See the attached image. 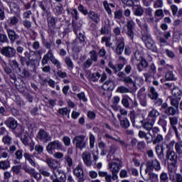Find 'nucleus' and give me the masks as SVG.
<instances>
[{
    "mask_svg": "<svg viewBox=\"0 0 182 182\" xmlns=\"http://www.w3.org/2000/svg\"><path fill=\"white\" fill-rule=\"evenodd\" d=\"M42 43L46 49H48L47 53L43 55L41 60L42 66L48 65L49 60H50L51 63H53V65H54V66H55L58 70L62 69V64L60 63V61L56 59V58H55V55H53V49H55V48H56V44H55V41H47L46 40H45V38H43Z\"/></svg>",
    "mask_w": 182,
    "mask_h": 182,
    "instance_id": "f257e3e1",
    "label": "nucleus"
},
{
    "mask_svg": "<svg viewBox=\"0 0 182 182\" xmlns=\"http://www.w3.org/2000/svg\"><path fill=\"white\" fill-rule=\"evenodd\" d=\"M161 156H164V154L163 152L164 150H166V159L168 160V163L169 164L168 168L170 167H176V165L177 164V154L174 151H168V145L167 144H163L162 146H161Z\"/></svg>",
    "mask_w": 182,
    "mask_h": 182,
    "instance_id": "f03ea898",
    "label": "nucleus"
},
{
    "mask_svg": "<svg viewBox=\"0 0 182 182\" xmlns=\"http://www.w3.org/2000/svg\"><path fill=\"white\" fill-rule=\"evenodd\" d=\"M55 150H59L60 151H66L65 146L59 140H55L48 143L46 146V151L48 154H53Z\"/></svg>",
    "mask_w": 182,
    "mask_h": 182,
    "instance_id": "7ed1b4c3",
    "label": "nucleus"
},
{
    "mask_svg": "<svg viewBox=\"0 0 182 182\" xmlns=\"http://www.w3.org/2000/svg\"><path fill=\"white\" fill-rule=\"evenodd\" d=\"M128 116L134 127L139 129V127H141L144 124L143 116H136V112L134 110H131Z\"/></svg>",
    "mask_w": 182,
    "mask_h": 182,
    "instance_id": "20e7f679",
    "label": "nucleus"
},
{
    "mask_svg": "<svg viewBox=\"0 0 182 182\" xmlns=\"http://www.w3.org/2000/svg\"><path fill=\"white\" fill-rule=\"evenodd\" d=\"M73 143L75 144L76 150L82 151L87 146V139H86V136L85 135H77L73 139Z\"/></svg>",
    "mask_w": 182,
    "mask_h": 182,
    "instance_id": "39448f33",
    "label": "nucleus"
},
{
    "mask_svg": "<svg viewBox=\"0 0 182 182\" xmlns=\"http://www.w3.org/2000/svg\"><path fill=\"white\" fill-rule=\"evenodd\" d=\"M25 57L19 55L20 62L22 66H29L32 62H35V51H26L24 53Z\"/></svg>",
    "mask_w": 182,
    "mask_h": 182,
    "instance_id": "423d86ee",
    "label": "nucleus"
},
{
    "mask_svg": "<svg viewBox=\"0 0 182 182\" xmlns=\"http://www.w3.org/2000/svg\"><path fill=\"white\" fill-rule=\"evenodd\" d=\"M122 105L125 109L133 110L139 107L137 100L132 99L129 95H123L122 99Z\"/></svg>",
    "mask_w": 182,
    "mask_h": 182,
    "instance_id": "0eeeda50",
    "label": "nucleus"
},
{
    "mask_svg": "<svg viewBox=\"0 0 182 182\" xmlns=\"http://www.w3.org/2000/svg\"><path fill=\"white\" fill-rule=\"evenodd\" d=\"M122 162L117 163L112 161L109 164V168L112 173L111 176H112L113 181H116V180L119 178V176H117V174H119V171H120V168H122Z\"/></svg>",
    "mask_w": 182,
    "mask_h": 182,
    "instance_id": "6e6552de",
    "label": "nucleus"
},
{
    "mask_svg": "<svg viewBox=\"0 0 182 182\" xmlns=\"http://www.w3.org/2000/svg\"><path fill=\"white\" fill-rule=\"evenodd\" d=\"M141 41L144 42L146 48L154 52H157V48H154V41L151 39V36L148 33H141Z\"/></svg>",
    "mask_w": 182,
    "mask_h": 182,
    "instance_id": "1a4fd4ad",
    "label": "nucleus"
},
{
    "mask_svg": "<svg viewBox=\"0 0 182 182\" xmlns=\"http://www.w3.org/2000/svg\"><path fill=\"white\" fill-rule=\"evenodd\" d=\"M125 46L126 45L124 43V38H120L117 39V43H115V46L112 47V49L115 55L120 56L123 54V52H124Z\"/></svg>",
    "mask_w": 182,
    "mask_h": 182,
    "instance_id": "9d476101",
    "label": "nucleus"
},
{
    "mask_svg": "<svg viewBox=\"0 0 182 182\" xmlns=\"http://www.w3.org/2000/svg\"><path fill=\"white\" fill-rule=\"evenodd\" d=\"M36 139L43 143H48L52 141V137L45 129H40L36 135Z\"/></svg>",
    "mask_w": 182,
    "mask_h": 182,
    "instance_id": "9b49d317",
    "label": "nucleus"
},
{
    "mask_svg": "<svg viewBox=\"0 0 182 182\" xmlns=\"http://www.w3.org/2000/svg\"><path fill=\"white\" fill-rule=\"evenodd\" d=\"M73 174L77 178L78 182H85V171H83V165L78 164L73 169Z\"/></svg>",
    "mask_w": 182,
    "mask_h": 182,
    "instance_id": "f8f14e48",
    "label": "nucleus"
},
{
    "mask_svg": "<svg viewBox=\"0 0 182 182\" xmlns=\"http://www.w3.org/2000/svg\"><path fill=\"white\" fill-rule=\"evenodd\" d=\"M53 173L54 174L55 179H53V182H66V174L61 169L53 170Z\"/></svg>",
    "mask_w": 182,
    "mask_h": 182,
    "instance_id": "ddd939ff",
    "label": "nucleus"
},
{
    "mask_svg": "<svg viewBox=\"0 0 182 182\" xmlns=\"http://www.w3.org/2000/svg\"><path fill=\"white\" fill-rule=\"evenodd\" d=\"M134 26H136V23L133 20H129L127 23V35L131 41L134 39Z\"/></svg>",
    "mask_w": 182,
    "mask_h": 182,
    "instance_id": "4468645a",
    "label": "nucleus"
},
{
    "mask_svg": "<svg viewBox=\"0 0 182 182\" xmlns=\"http://www.w3.org/2000/svg\"><path fill=\"white\" fill-rule=\"evenodd\" d=\"M1 53L6 58H14L16 53V50L11 46H6L1 48Z\"/></svg>",
    "mask_w": 182,
    "mask_h": 182,
    "instance_id": "2eb2a0df",
    "label": "nucleus"
},
{
    "mask_svg": "<svg viewBox=\"0 0 182 182\" xmlns=\"http://www.w3.org/2000/svg\"><path fill=\"white\" fill-rule=\"evenodd\" d=\"M151 21H154L155 23V35L158 38H160V31L159 30V26H157V23H159L160 21V9H157L154 13V18H150Z\"/></svg>",
    "mask_w": 182,
    "mask_h": 182,
    "instance_id": "dca6fc26",
    "label": "nucleus"
},
{
    "mask_svg": "<svg viewBox=\"0 0 182 182\" xmlns=\"http://www.w3.org/2000/svg\"><path fill=\"white\" fill-rule=\"evenodd\" d=\"M67 14L72 21H78L79 20V11L77 9L75 8H67Z\"/></svg>",
    "mask_w": 182,
    "mask_h": 182,
    "instance_id": "f3484780",
    "label": "nucleus"
},
{
    "mask_svg": "<svg viewBox=\"0 0 182 182\" xmlns=\"http://www.w3.org/2000/svg\"><path fill=\"white\" fill-rule=\"evenodd\" d=\"M4 124L9 127V129H11L12 132L18 127V122L15 120V118L14 117H9L6 121L4 122Z\"/></svg>",
    "mask_w": 182,
    "mask_h": 182,
    "instance_id": "a211bd4d",
    "label": "nucleus"
},
{
    "mask_svg": "<svg viewBox=\"0 0 182 182\" xmlns=\"http://www.w3.org/2000/svg\"><path fill=\"white\" fill-rule=\"evenodd\" d=\"M82 159L85 166H87V167L92 166V155H90V152L84 151L82 154Z\"/></svg>",
    "mask_w": 182,
    "mask_h": 182,
    "instance_id": "6ab92c4d",
    "label": "nucleus"
},
{
    "mask_svg": "<svg viewBox=\"0 0 182 182\" xmlns=\"http://www.w3.org/2000/svg\"><path fill=\"white\" fill-rule=\"evenodd\" d=\"M44 161L48 164L50 168H53V170H55L57 171L58 164H59V161H58V160L51 158H46Z\"/></svg>",
    "mask_w": 182,
    "mask_h": 182,
    "instance_id": "aec40b11",
    "label": "nucleus"
},
{
    "mask_svg": "<svg viewBox=\"0 0 182 182\" xmlns=\"http://www.w3.org/2000/svg\"><path fill=\"white\" fill-rule=\"evenodd\" d=\"M15 85L16 86L18 92L23 96L28 93V88L26 86H25V82H23V80H20V83L19 82H16Z\"/></svg>",
    "mask_w": 182,
    "mask_h": 182,
    "instance_id": "412c9836",
    "label": "nucleus"
},
{
    "mask_svg": "<svg viewBox=\"0 0 182 182\" xmlns=\"http://www.w3.org/2000/svg\"><path fill=\"white\" fill-rule=\"evenodd\" d=\"M72 50H73V52H75L76 53H79V52L82 50V48H83V46H85V44L77 41V40H74L72 43Z\"/></svg>",
    "mask_w": 182,
    "mask_h": 182,
    "instance_id": "4be33fe9",
    "label": "nucleus"
},
{
    "mask_svg": "<svg viewBox=\"0 0 182 182\" xmlns=\"http://www.w3.org/2000/svg\"><path fill=\"white\" fill-rule=\"evenodd\" d=\"M6 32L11 43H14V42H16L19 38V35L16 34V33L14 30L11 28H7Z\"/></svg>",
    "mask_w": 182,
    "mask_h": 182,
    "instance_id": "5701e85b",
    "label": "nucleus"
},
{
    "mask_svg": "<svg viewBox=\"0 0 182 182\" xmlns=\"http://www.w3.org/2000/svg\"><path fill=\"white\" fill-rule=\"evenodd\" d=\"M102 89L108 92H113V90H114V81L112 80H107L102 85Z\"/></svg>",
    "mask_w": 182,
    "mask_h": 182,
    "instance_id": "b1692460",
    "label": "nucleus"
},
{
    "mask_svg": "<svg viewBox=\"0 0 182 182\" xmlns=\"http://www.w3.org/2000/svg\"><path fill=\"white\" fill-rule=\"evenodd\" d=\"M87 16L88 18H90L94 23H100V16L99 15V14L96 13L94 11L90 10Z\"/></svg>",
    "mask_w": 182,
    "mask_h": 182,
    "instance_id": "393cba45",
    "label": "nucleus"
},
{
    "mask_svg": "<svg viewBox=\"0 0 182 182\" xmlns=\"http://www.w3.org/2000/svg\"><path fill=\"white\" fill-rule=\"evenodd\" d=\"M11 14L14 15H19L21 14V9H19V5L15 2L9 3Z\"/></svg>",
    "mask_w": 182,
    "mask_h": 182,
    "instance_id": "a878e982",
    "label": "nucleus"
},
{
    "mask_svg": "<svg viewBox=\"0 0 182 182\" xmlns=\"http://www.w3.org/2000/svg\"><path fill=\"white\" fill-rule=\"evenodd\" d=\"M160 132V129H159V127H155L152 128V133L153 134H151L152 140L153 139H155L153 141L154 144H157V143H160V134H157Z\"/></svg>",
    "mask_w": 182,
    "mask_h": 182,
    "instance_id": "bb28decb",
    "label": "nucleus"
},
{
    "mask_svg": "<svg viewBox=\"0 0 182 182\" xmlns=\"http://www.w3.org/2000/svg\"><path fill=\"white\" fill-rule=\"evenodd\" d=\"M86 73L88 79H90L91 82H97V80L100 79V74L98 72L91 73L90 70H87Z\"/></svg>",
    "mask_w": 182,
    "mask_h": 182,
    "instance_id": "cd10ccee",
    "label": "nucleus"
},
{
    "mask_svg": "<svg viewBox=\"0 0 182 182\" xmlns=\"http://www.w3.org/2000/svg\"><path fill=\"white\" fill-rule=\"evenodd\" d=\"M139 63L136 64V68L139 72H143L144 69H147L149 68V63L144 58L139 60Z\"/></svg>",
    "mask_w": 182,
    "mask_h": 182,
    "instance_id": "c85d7f7f",
    "label": "nucleus"
},
{
    "mask_svg": "<svg viewBox=\"0 0 182 182\" xmlns=\"http://www.w3.org/2000/svg\"><path fill=\"white\" fill-rule=\"evenodd\" d=\"M65 164L67 165V170L70 171L73 168V159L69 155L64 156Z\"/></svg>",
    "mask_w": 182,
    "mask_h": 182,
    "instance_id": "c756f323",
    "label": "nucleus"
},
{
    "mask_svg": "<svg viewBox=\"0 0 182 182\" xmlns=\"http://www.w3.org/2000/svg\"><path fill=\"white\" fill-rule=\"evenodd\" d=\"M133 13L135 16H143L144 14V10L141 6L136 5L133 7Z\"/></svg>",
    "mask_w": 182,
    "mask_h": 182,
    "instance_id": "7c9ffc66",
    "label": "nucleus"
},
{
    "mask_svg": "<svg viewBox=\"0 0 182 182\" xmlns=\"http://www.w3.org/2000/svg\"><path fill=\"white\" fill-rule=\"evenodd\" d=\"M72 26L75 35H77V32L82 29V23L77 22V20L72 21Z\"/></svg>",
    "mask_w": 182,
    "mask_h": 182,
    "instance_id": "2f4dec72",
    "label": "nucleus"
},
{
    "mask_svg": "<svg viewBox=\"0 0 182 182\" xmlns=\"http://www.w3.org/2000/svg\"><path fill=\"white\" fill-rule=\"evenodd\" d=\"M103 6L107 12V14H108V15H112V9H110L111 8H115L116 6L114 4H113V3H110L109 4L107 2V1H103Z\"/></svg>",
    "mask_w": 182,
    "mask_h": 182,
    "instance_id": "473e14b6",
    "label": "nucleus"
},
{
    "mask_svg": "<svg viewBox=\"0 0 182 182\" xmlns=\"http://www.w3.org/2000/svg\"><path fill=\"white\" fill-rule=\"evenodd\" d=\"M148 96L153 100H157V97H159V92L156 91V88H154V87H151L149 88V93L148 94Z\"/></svg>",
    "mask_w": 182,
    "mask_h": 182,
    "instance_id": "72a5a7b5",
    "label": "nucleus"
},
{
    "mask_svg": "<svg viewBox=\"0 0 182 182\" xmlns=\"http://www.w3.org/2000/svg\"><path fill=\"white\" fill-rule=\"evenodd\" d=\"M23 157L25 158L26 160H27V161L29 162V164H31V166H32V167H36L37 166H38V164H36V162H35L33 159H32V155H30L29 153L24 152Z\"/></svg>",
    "mask_w": 182,
    "mask_h": 182,
    "instance_id": "f704fd0d",
    "label": "nucleus"
},
{
    "mask_svg": "<svg viewBox=\"0 0 182 182\" xmlns=\"http://www.w3.org/2000/svg\"><path fill=\"white\" fill-rule=\"evenodd\" d=\"M16 136V137H21L22 134L25 133V129L22 126L17 125V127L12 131Z\"/></svg>",
    "mask_w": 182,
    "mask_h": 182,
    "instance_id": "c9c22d12",
    "label": "nucleus"
},
{
    "mask_svg": "<svg viewBox=\"0 0 182 182\" xmlns=\"http://www.w3.org/2000/svg\"><path fill=\"white\" fill-rule=\"evenodd\" d=\"M121 127L122 129H129L130 127V122L127 118H119Z\"/></svg>",
    "mask_w": 182,
    "mask_h": 182,
    "instance_id": "e433bc0d",
    "label": "nucleus"
},
{
    "mask_svg": "<svg viewBox=\"0 0 182 182\" xmlns=\"http://www.w3.org/2000/svg\"><path fill=\"white\" fill-rule=\"evenodd\" d=\"M11 168V161L6 159L5 161H0V170H8Z\"/></svg>",
    "mask_w": 182,
    "mask_h": 182,
    "instance_id": "4c0bfd02",
    "label": "nucleus"
},
{
    "mask_svg": "<svg viewBox=\"0 0 182 182\" xmlns=\"http://www.w3.org/2000/svg\"><path fill=\"white\" fill-rule=\"evenodd\" d=\"M98 175L100 177H105V182H109L110 180H113V176H112V174H108L107 171H100L98 172Z\"/></svg>",
    "mask_w": 182,
    "mask_h": 182,
    "instance_id": "58836bf2",
    "label": "nucleus"
},
{
    "mask_svg": "<svg viewBox=\"0 0 182 182\" xmlns=\"http://www.w3.org/2000/svg\"><path fill=\"white\" fill-rule=\"evenodd\" d=\"M172 96L173 97H176V99H178V100H181V96H182V91L178 87H175L172 90Z\"/></svg>",
    "mask_w": 182,
    "mask_h": 182,
    "instance_id": "ea45409f",
    "label": "nucleus"
},
{
    "mask_svg": "<svg viewBox=\"0 0 182 182\" xmlns=\"http://www.w3.org/2000/svg\"><path fill=\"white\" fill-rule=\"evenodd\" d=\"M177 110H178V108L169 107L167 109H165L164 112L168 114V116H176V114H177Z\"/></svg>",
    "mask_w": 182,
    "mask_h": 182,
    "instance_id": "a19ab883",
    "label": "nucleus"
},
{
    "mask_svg": "<svg viewBox=\"0 0 182 182\" xmlns=\"http://www.w3.org/2000/svg\"><path fill=\"white\" fill-rule=\"evenodd\" d=\"M76 35V38L75 39V41H77V42H80L81 43H84L85 45H86V36H85V34H83L82 33H77Z\"/></svg>",
    "mask_w": 182,
    "mask_h": 182,
    "instance_id": "79ce46f5",
    "label": "nucleus"
},
{
    "mask_svg": "<svg viewBox=\"0 0 182 182\" xmlns=\"http://www.w3.org/2000/svg\"><path fill=\"white\" fill-rule=\"evenodd\" d=\"M17 75H18V76H21V77H23V79H28V77L31 76V73H29V71L27 70H22L21 68H20V71L17 73Z\"/></svg>",
    "mask_w": 182,
    "mask_h": 182,
    "instance_id": "37998d69",
    "label": "nucleus"
},
{
    "mask_svg": "<svg viewBox=\"0 0 182 182\" xmlns=\"http://www.w3.org/2000/svg\"><path fill=\"white\" fill-rule=\"evenodd\" d=\"M48 1L47 0H42L41 1L38 2V6L43 11V12H48Z\"/></svg>",
    "mask_w": 182,
    "mask_h": 182,
    "instance_id": "c03bdc74",
    "label": "nucleus"
},
{
    "mask_svg": "<svg viewBox=\"0 0 182 182\" xmlns=\"http://www.w3.org/2000/svg\"><path fill=\"white\" fill-rule=\"evenodd\" d=\"M136 22L137 25L141 28V30H144L145 33L149 32V26L146 22H144L143 24L141 23V21L139 18L136 19Z\"/></svg>",
    "mask_w": 182,
    "mask_h": 182,
    "instance_id": "a18cd8bd",
    "label": "nucleus"
},
{
    "mask_svg": "<svg viewBox=\"0 0 182 182\" xmlns=\"http://www.w3.org/2000/svg\"><path fill=\"white\" fill-rule=\"evenodd\" d=\"M99 58V55L97 54V51L92 50L90 51V60L92 62H97V59Z\"/></svg>",
    "mask_w": 182,
    "mask_h": 182,
    "instance_id": "49530a36",
    "label": "nucleus"
},
{
    "mask_svg": "<svg viewBox=\"0 0 182 182\" xmlns=\"http://www.w3.org/2000/svg\"><path fill=\"white\" fill-rule=\"evenodd\" d=\"M117 93L124 95L125 93H130V90L124 85L119 86L117 89Z\"/></svg>",
    "mask_w": 182,
    "mask_h": 182,
    "instance_id": "de8ad7c7",
    "label": "nucleus"
},
{
    "mask_svg": "<svg viewBox=\"0 0 182 182\" xmlns=\"http://www.w3.org/2000/svg\"><path fill=\"white\" fill-rule=\"evenodd\" d=\"M169 122L171 129L176 127L177 124H178V117H169Z\"/></svg>",
    "mask_w": 182,
    "mask_h": 182,
    "instance_id": "09e8293b",
    "label": "nucleus"
},
{
    "mask_svg": "<svg viewBox=\"0 0 182 182\" xmlns=\"http://www.w3.org/2000/svg\"><path fill=\"white\" fill-rule=\"evenodd\" d=\"M47 22L48 26H56V22H58V18L53 16H49L47 18Z\"/></svg>",
    "mask_w": 182,
    "mask_h": 182,
    "instance_id": "8fccbe9b",
    "label": "nucleus"
},
{
    "mask_svg": "<svg viewBox=\"0 0 182 182\" xmlns=\"http://www.w3.org/2000/svg\"><path fill=\"white\" fill-rule=\"evenodd\" d=\"M110 26L105 24L101 28L100 33L101 35H109L110 33Z\"/></svg>",
    "mask_w": 182,
    "mask_h": 182,
    "instance_id": "3c124183",
    "label": "nucleus"
},
{
    "mask_svg": "<svg viewBox=\"0 0 182 182\" xmlns=\"http://www.w3.org/2000/svg\"><path fill=\"white\" fill-rule=\"evenodd\" d=\"M77 10L79 12L82 14V15H85V16L89 15V11L86 7L83 6V4H79L77 6Z\"/></svg>",
    "mask_w": 182,
    "mask_h": 182,
    "instance_id": "603ef678",
    "label": "nucleus"
},
{
    "mask_svg": "<svg viewBox=\"0 0 182 182\" xmlns=\"http://www.w3.org/2000/svg\"><path fill=\"white\" fill-rule=\"evenodd\" d=\"M11 69H13V70H16V73H18V71L21 70V68L19 67V63H18V61H16V60L11 61Z\"/></svg>",
    "mask_w": 182,
    "mask_h": 182,
    "instance_id": "864d4df0",
    "label": "nucleus"
},
{
    "mask_svg": "<svg viewBox=\"0 0 182 182\" xmlns=\"http://www.w3.org/2000/svg\"><path fill=\"white\" fill-rule=\"evenodd\" d=\"M18 18L16 16H12L10 17L9 19L7 21V23H9V26H15L16 23L18 22Z\"/></svg>",
    "mask_w": 182,
    "mask_h": 182,
    "instance_id": "5fc2aeb1",
    "label": "nucleus"
},
{
    "mask_svg": "<svg viewBox=\"0 0 182 182\" xmlns=\"http://www.w3.org/2000/svg\"><path fill=\"white\" fill-rule=\"evenodd\" d=\"M2 141L6 146H11L12 144V137L9 135H6L3 137Z\"/></svg>",
    "mask_w": 182,
    "mask_h": 182,
    "instance_id": "6e6d98bb",
    "label": "nucleus"
},
{
    "mask_svg": "<svg viewBox=\"0 0 182 182\" xmlns=\"http://www.w3.org/2000/svg\"><path fill=\"white\" fill-rule=\"evenodd\" d=\"M171 100V105L173 107H176V109H178V106H180V102L178 101V98H174L173 97H170Z\"/></svg>",
    "mask_w": 182,
    "mask_h": 182,
    "instance_id": "4d7b16f0",
    "label": "nucleus"
},
{
    "mask_svg": "<svg viewBox=\"0 0 182 182\" xmlns=\"http://www.w3.org/2000/svg\"><path fill=\"white\" fill-rule=\"evenodd\" d=\"M122 82L127 86H129V85H134V81H133V79H132L130 76L124 77Z\"/></svg>",
    "mask_w": 182,
    "mask_h": 182,
    "instance_id": "13d9d810",
    "label": "nucleus"
},
{
    "mask_svg": "<svg viewBox=\"0 0 182 182\" xmlns=\"http://www.w3.org/2000/svg\"><path fill=\"white\" fill-rule=\"evenodd\" d=\"M14 156L16 160H22V159H23V150L18 149L16 151Z\"/></svg>",
    "mask_w": 182,
    "mask_h": 182,
    "instance_id": "bf43d9fd",
    "label": "nucleus"
},
{
    "mask_svg": "<svg viewBox=\"0 0 182 182\" xmlns=\"http://www.w3.org/2000/svg\"><path fill=\"white\" fill-rule=\"evenodd\" d=\"M58 112L61 114V116H68V114H69V113H70V109H68L66 107H63V108H60L58 110Z\"/></svg>",
    "mask_w": 182,
    "mask_h": 182,
    "instance_id": "052dcab7",
    "label": "nucleus"
},
{
    "mask_svg": "<svg viewBox=\"0 0 182 182\" xmlns=\"http://www.w3.org/2000/svg\"><path fill=\"white\" fill-rule=\"evenodd\" d=\"M39 173H40V174L43 176V177H50V172H49V171H48V169H46V168H40Z\"/></svg>",
    "mask_w": 182,
    "mask_h": 182,
    "instance_id": "680f3d73",
    "label": "nucleus"
},
{
    "mask_svg": "<svg viewBox=\"0 0 182 182\" xmlns=\"http://www.w3.org/2000/svg\"><path fill=\"white\" fill-rule=\"evenodd\" d=\"M21 170H22V165H15L11 168V171H13L14 174H19Z\"/></svg>",
    "mask_w": 182,
    "mask_h": 182,
    "instance_id": "e2e57ef3",
    "label": "nucleus"
},
{
    "mask_svg": "<svg viewBox=\"0 0 182 182\" xmlns=\"http://www.w3.org/2000/svg\"><path fill=\"white\" fill-rule=\"evenodd\" d=\"M65 63L67 65L68 68L73 69V61H72V58H70V57H65Z\"/></svg>",
    "mask_w": 182,
    "mask_h": 182,
    "instance_id": "0e129e2a",
    "label": "nucleus"
},
{
    "mask_svg": "<svg viewBox=\"0 0 182 182\" xmlns=\"http://www.w3.org/2000/svg\"><path fill=\"white\" fill-rule=\"evenodd\" d=\"M175 149L178 154H182V141H180L175 144Z\"/></svg>",
    "mask_w": 182,
    "mask_h": 182,
    "instance_id": "69168bd1",
    "label": "nucleus"
},
{
    "mask_svg": "<svg viewBox=\"0 0 182 182\" xmlns=\"http://www.w3.org/2000/svg\"><path fill=\"white\" fill-rule=\"evenodd\" d=\"M54 12L55 15H62L63 14V6L62 5L56 6L54 9Z\"/></svg>",
    "mask_w": 182,
    "mask_h": 182,
    "instance_id": "338daca9",
    "label": "nucleus"
},
{
    "mask_svg": "<svg viewBox=\"0 0 182 182\" xmlns=\"http://www.w3.org/2000/svg\"><path fill=\"white\" fill-rule=\"evenodd\" d=\"M134 58L136 60H141L143 58V53L141 51L136 50L134 53Z\"/></svg>",
    "mask_w": 182,
    "mask_h": 182,
    "instance_id": "774afa93",
    "label": "nucleus"
}]
</instances>
